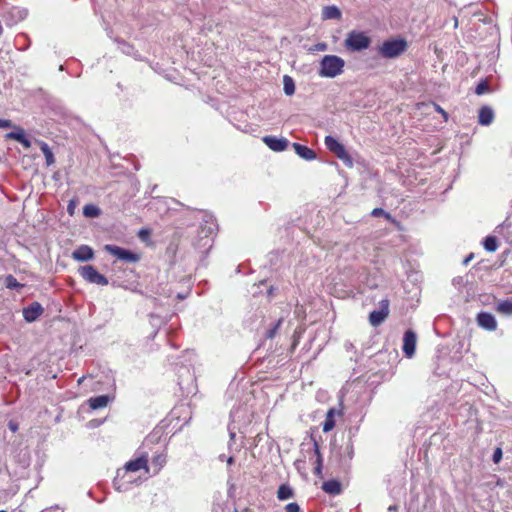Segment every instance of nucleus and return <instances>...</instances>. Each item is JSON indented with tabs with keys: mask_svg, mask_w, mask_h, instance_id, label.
Returning a JSON list of instances; mask_svg holds the SVG:
<instances>
[{
	"mask_svg": "<svg viewBox=\"0 0 512 512\" xmlns=\"http://www.w3.org/2000/svg\"><path fill=\"white\" fill-rule=\"evenodd\" d=\"M408 48V43L404 38H392L385 40L377 47L378 54L386 59L397 58Z\"/></svg>",
	"mask_w": 512,
	"mask_h": 512,
	"instance_id": "f257e3e1",
	"label": "nucleus"
},
{
	"mask_svg": "<svg viewBox=\"0 0 512 512\" xmlns=\"http://www.w3.org/2000/svg\"><path fill=\"white\" fill-rule=\"evenodd\" d=\"M345 62L336 55H325L320 62L319 74L322 77L334 78L343 72Z\"/></svg>",
	"mask_w": 512,
	"mask_h": 512,
	"instance_id": "f03ea898",
	"label": "nucleus"
},
{
	"mask_svg": "<svg viewBox=\"0 0 512 512\" xmlns=\"http://www.w3.org/2000/svg\"><path fill=\"white\" fill-rule=\"evenodd\" d=\"M371 45V38L363 31L352 30L344 40V47L350 52L366 50Z\"/></svg>",
	"mask_w": 512,
	"mask_h": 512,
	"instance_id": "7ed1b4c3",
	"label": "nucleus"
},
{
	"mask_svg": "<svg viewBox=\"0 0 512 512\" xmlns=\"http://www.w3.org/2000/svg\"><path fill=\"white\" fill-rule=\"evenodd\" d=\"M326 148L340 159L347 167L353 166V159L346 150L345 146L340 143L335 137L328 135L324 139Z\"/></svg>",
	"mask_w": 512,
	"mask_h": 512,
	"instance_id": "20e7f679",
	"label": "nucleus"
},
{
	"mask_svg": "<svg viewBox=\"0 0 512 512\" xmlns=\"http://www.w3.org/2000/svg\"><path fill=\"white\" fill-rule=\"evenodd\" d=\"M145 470L146 472H149L148 467V457L147 455H142L140 457H137L135 459H132L128 461L123 469H118L117 476L114 480V483H117V480L121 477L123 478L126 473L128 472H138L140 470Z\"/></svg>",
	"mask_w": 512,
	"mask_h": 512,
	"instance_id": "39448f33",
	"label": "nucleus"
},
{
	"mask_svg": "<svg viewBox=\"0 0 512 512\" xmlns=\"http://www.w3.org/2000/svg\"><path fill=\"white\" fill-rule=\"evenodd\" d=\"M104 250L127 263H136L141 259L139 254L116 245L107 244L105 245Z\"/></svg>",
	"mask_w": 512,
	"mask_h": 512,
	"instance_id": "423d86ee",
	"label": "nucleus"
},
{
	"mask_svg": "<svg viewBox=\"0 0 512 512\" xmlns=\"http://www.w3.org/2000/svg\"><path fill=\"white\" fill-rule=\"evenodd\" d=\"M79 274L81 277L89 283L106 286L108 285V279L92 265H85L80 267Z\"/></svg>",
	"mask_w": 512,
	"mask_h": 512,
	"instance_id": "0eeeda50",
	"label": "nucleus"
},
{
	"mask_svg": "<svg viewBox=\"0 0 512 512\" xmlns=\"http://www.w3.org/2000/svg\"><path fill=\"white\" fill-rule=\"evenodd\" d=\"M380 309L379 310H373L369 314V322L373 327H378L380 324H382L386 318L389 316V300L383 299L379 303Z\"/></svg>",
	"mask_w": 512,
	"mask_h": 512,
	"instance_id": "6e6552de",
	"label": "nucleus"
},
{
	"mask_svg": "<svg viewBox=\"0 0 512 512\" xmlns=\"http://www.w3.org/2000/svg\"><path fill=\"white\" fill-rule=\"evenodd\" d=\"M262 141L269 147V149L275 152H282L286 150L289 145V141L287 139L277 138L270 135L264 136Z\"/></svg>",
	"mask_w": 512,
	"mask_h": 512,
	"instance_id": "1a4fd4ad",
	"label": "nucleus"
},
{
	"mask_svg": "<svg viewBox=\"0 0 512 512\" xmlns=\"http://www.w3.org/2000/svg\"><path fill=\"white\" fill-rule=\"evenodd\" d=\"M417 337L414 331L407 330L403 337V352L407 357H412L415 353Z\"/></svg>",
	"mask_w": 512,
	"mask_h": 512,
	"instance_id": "9d476101",
	"label": "nucleus"
},
{
	"mask_svg": "<svg viewBox=\"0 0 512 512\" xmlns=\"http://www.w3.org/2000/svg\"><path fill=\"white\" fill-rule=\"evenodd\" d=\"M476 321L481 328L487 331H495L497 329V321L491 313L480 312L476 317Z\"/></svg>",
	"mask_w": 512,
	"mask_h": 512,
	"instance_id": "9b49d317",
	"label": "nucleus"
},
{
	"mask_svg": "<svg viewBox=\"0 0 512 512\" xmlns=\"http://www.w3.org/2000/svg\"><path fill=\"white\" fill-rule=\"evenodd\" d=\"M42 313L43 308L38 302L31 303L23 310V316L27 322L35 321Z\"/></svg>",
	"mask_w": 512,
	"mask_h": 512,
	"instance_id": "f8f14e48",
	"label": "nucleus"
},
{
	"mask_svg": "<svg viewBox=\"0 0 512 512\" xmlns=\"http://www.w3.org/2000/svg\"><path fill=\"white\" fill-rule=\"evenodd\" d=\"M94 251L87 245H81L72 253V258L77 261H89L93 259Z\"/></svg>",
	"mask_w": 512,
	"mask_h": 512,
	"instance_id": "ddd939ff",
	"label": "nucleus"
},
{
	"mask_svg": "<svg viewBox=\"0 0 512 512\" xmlns=\"http://www.w3.org/2000/svg\"><path fill=\"white\" fill-rule=\"evenodd\" d=\"M494 120V112L489 106H482L479 109L478 123L483 126L490 125Z\"/></svg>",
	"mask_w": 512,
	"mask_h": 512,
	"instance_id": "4468645a",
	"label": "nucleus"
},
{
	"mask_svg": "<svg viewBox=\"0 0 512 512\" xmlns=\"http://www.w3.org/2000/svg\"><path fill=\"white\" fill-rule=\"evenodd\" d=\"M292 147L296 154L305 160H314L316 158V153L305 145L293 143Z\"/></svg>",
	"mask_w": 512,
	"mask_h": 512,
	"instance_id": "2eb2a0df",
	"label": "nucleus"
},
{
	"mask_svg": "<svg viewBox=\"0 0 512 512\" xmlns=\"http://www.w3.org/2000/svg\"><path fill=\"white\" fill-rule=\"evenodd\" d=\"M336 414L341 415V412L340 411L337 412L335 408H330L327 411L325 421L323 422V425H322L323 432L327 433L335 427Z\"/></svg>",
	"mask_w": 512,
	"mask_h": 512,
	"instance_id": "dca6fc26",
	"label": "nucleus"
},
{
	"mask_svg": "<svg viewBox=\"0 0 512 512\" xmlns=\"http://www.w3.org/2000/svg\"><path fill=\"white\" fill-rule=\"evenodd\" d=\"M322 490L329 495H339L342 491V486L338 480L331 479L323 482Z\"/></svg>",
	"mask_w": 512,
	"mask_h": 512,
	"instance_id": "f3484780",
	"label": "nucleus"
},
{
	"mask_svg": "<svg viewBox=\"0 0 512 512\" xmlns=\"http://www.w3.org/2000/svg\"><path fill=\"white\" fill-rule=\"evenodd\" d=\"M109 401L110 397L108 395H99L88 399V405L91 409L97 410L106 407Z\"/></svg>",
	"mask_w": 512,
	"mask_h": 512,
	"instance_id": "a211bd4d",
	"label": "nucleus"
},
{
	"mask_svg": "<svg viewBox=\"0 0 512 512\" xmlns=\"http://www.w3.org/2000/svg\"><path fill=\"white\" fill-rule=\"evenodd\" d=\"M495 311L504 316H511L512 315V299L508 298V299H504V300H499L496 303Z\"/></svg>",
	"mask_w": 512,
	"mask_h": 512,
	"instance_id": "6ab92c4d",
	"label": "nucleus"
},
{
	"mask_svg": "<svg viewBox=\"0 0 512 512\" xmlns=\"http://www.w3.org/2000/svg\"><path fill=\"white\" fill-rule=\"evenodd\" d=\"M294 496V490L288 484H281L277 490V498L280 501L290 499Z\"/></svg>",
	"mask_w": 512,
	"mask_h": 512,
	"instance_id": "aec40b11",
	"label": "nucleus"
},
{
	"mask_svg": "<svg viewBox=\"0 0 512 512\" xmlns=\"http://www.w3.org/2000/svg\"><path fill=\"white\" fill-rule=\"evenodd\" d=\"M322 16L324 19H341V11L336 6H326L323 8Z\"/></svg>",
	"mask_w": 512,
	"mask_h": 512,
	"instance_id": "412c9836",
	"label": "nucleus"
},
{
	"mask_svg": "<svg viewBox=\"0 0 512 512\" xmlns=\"http://www.w3.org/2000/svg\"><path fill=\"white\" fill-rule=\"evenodd\" d=\"M314 451H315V454H316V460H315V466H314V474L316 476H321L323 460H322V455L320 453L319 446H318V444L316 442L314 443Z\"/></svg>",
	"mask_w": 512,
	"mask_h": 512,
	"instance_id": "4be33fe9",
	"label": "nucleus"
},
{
	"mask_svg": "<svg viewBox=\"0 0 512 512\" xmlns=\"http://www.w3.org/2000/svg\"><path fill=\"white\" fill-rule=\"evenodd\" d=\"M40 149L45 156L47 166L54 164V162H55L54 155H53L51 149L49 148L48 144L45 142H41Z\"/></svg>",
	"mask_w": 512,
	"mask_h": 512,
	"instance_id": "5701e85b",
	"label": "nucleus"
},
{
	"mask_svg": "<svg viewBox=\"0 0 512 512\" xmlns=\"http://www.w3.org/2000/svg\"><path fill=\"white\" fill-rule=\"evenodd\" d=\"M483 246L488 252H495L498 248V240L495 236H487L483 241Z\"/></svg>",
	"mask_w": 512,
	"mask_h": 512,
	"instance_id": "b1692460",
	"label": "nucleus"
},
{
	"mask_svg": "<svg viewBox=\"0 0 512 512\" xmlns=\"http://www.w3.org/2000/svg\"><path fill=\"white\" fill-rule=\"evenodd\" d=\"M490 91V86L488 80H481L475 88V93L477 95H483Z\"/></svg>",
	"mask_w": 512,
	"mask_h": 512,
	"instance_id": "393cba45",
	"label": "nucleus"
},
{
	"mask_svg": "<svg viewBox=\"0 0 512 512\" xmlns=\"http://www.w3.org/2000/svg\"><path fill=\"white\" fill-rule=\"evenodd\" d=\"M284 91L287 95H292L295 92V85L291 77L284 76Z\"/></svg>",
	"mask_w": 512,
	"mask_h": 512,
	"instance_id": "a878e982",
	"label": "nucleus"
},
{
	"mask_svg": "<svg viewBox=\"0 0 512 512\" xmlns=\"http://www.w3.org/2000/svg\"><path fill=\"white\" fill-rule=\"evenodd\" d=\"M83 213L87 217H97L100 214V210L94 205H85L83 208Z\"/></svg>",
	"mask_w": 512,
	"mask_h": 512,
	"instance_id": "bb28decb",
	"label": "nucleus"
},
{
	"mask_svg": "<svg viewBox=\"0 0 512 512\" xmlns=\"http://www.w3.org/2000/svg\"><path fill=\"white\" fill-rule=\"evenodd\" d=\"M18 131L9 132L6 134V139H12L16 141H20L24 137V131L21 128H17Z\"/></svg>",
	"mask_w": 512,
	"mask_h": 512,
	"instance_id": "cd10ccee",
	"label": "nucleus"
},
{
	"mask_svg": "<svg viewBox=\"0 0 512 512\" xmlns=\"http://www.w3.org/2000/svg\"><path fill=\"white\" fill-rule=\"evenodd\" d=\"M6 286L8 288H18L21 287L22 285L17 281V279L14 276L9 275L6 277Z\"/></svg>",
	"mask_w": 512,
	"mask_h": 512,
	"instance_id": "c85d7f7f",
	"label": "nucleus"
},
{
	"mask_svg": "<svg viewBox=\"0 0 512 512\" xmlns=\"http://www.w3.org/2000/svg\"><path fill=\"white\" fill-rule=\"evenodd\" d=\"M371 215L373 217H380V216H383L385 217L386 219L390 220L391 219V215L389 213H387L386 211H384L382 208H374L371 212Z\"/></svg>",
	"mask_w": 512,
	"mask_h": 512,
	"instance_id": "c756f323",
	"label": "nucleus"
},
{
	"mask_svg": "<svg viewBox=\"0 0 512 512\" xmlns=\"http://www.w3.org/2000/svg\"><path fill=\"white\" fill-rule=\"evenodd\" d=\"M285 512H301L300 506L296 502L288 503L284 507Z\"/></svg>",
	"mask_w": 512,
	"mask_h": 512,
	"instance_id": "7c9ffc66",
	"label": "nucleus"
},
{
	"mask_svg": "<svg viewBox=\"0 0 512 512\" xmlns=\"http://www.w3.org/2000/svg\"><path fill=\"white\" fill-rule=\"evenodd\" d=\"M152 463L158 466V469H161L165 463V456L157 455L153 458Z\"/></svg>",
	"mask_w": 512,
	"mask_h": 512,
	"instance_id": "2f4dec72",
	"label": "nucleus"
},
{
	"mask_svg": "<svg viewBox=\"0 0 512 512\" xmlns=\"http://www.w3.org/2000/svg\"><path fill=\"white\" fill-rule=\"evenodd\" d=\"M435 111L442 115L444 121H448V113L437 103H433Z\"/></svg>",
	"mask_w": 512,
	"mask_h": 512,
	"instance_id": "473e14b6",
	"label": "nucleus"
},
{
	"mask_svg": "<svg viewBox=\"0 0 512 512\" xmlns=\"http://www.w3.org/2000/svg\"><path fill=\"white\" fill-rule=\"evenodd\" d=\"M328 49V45L324 42H320L315 44L310 50L311 51H326Z\"/></svg>",
	"mask_w": 512,
	"mask_h": 512,
	"instance_id": "72a5a7b5",
	"label": "nucleus"
},
{
	"mask_svg": "<svg viewBox=\"0 0 512 512\" xmlns=\"http://www.w3.org/2000/svg\"><path fill=\"white\" fill-rule=\"evenodd\" d=\"M501 459H502V450L500 448H497L493 453V461L495 463H498V462H500Z\"/></svg>",
	"mask_w": 512,
	"mask_h": 512,
	"instance_id": "f704fd0d",
	"label": "nucleus"
},
{
	"mask_svg": "<svg viewBox=\"0 0 512 512\" xmlns=\"http://www.w3.org/2000/svg\"><path fill=\"white\" fill-rule=\"evenodd\" d=\"M10 127H12L11 120L0 119V128H10Z\"/></svg>",
	"mask_w": 512,
	"mask_h": 512,
	"instance_id": "c9c22d12",
	"label": "nucleus"
},
{
	"mask_svg": "<svg viewBox=\"0 0 512 512\" xmlns=\"http://www.w3.org/2000/svg\"><path fill=\"white\" fill-rule=\"evenodd\" d=\"M23 145L24 148L28 149L31 147L30 140L24 135V137L19 141Z\"/></svg>",
	"mask_w": 512,
	"mask_h": 512,
	"instance_id": "e433bc0d",
	"label": "nucleus"
},
{
	"mask_svg": "<svg viewBox=\"0 0 512 512\" xmlns=\"http://www.w3.org/2000/svg\"><path fill=\"white\" fill-rule=\"evenodd\" d=\"M280 320L278 321V323L276 324L275 328L274 329H271L268 331V334H267V337L268 338H273L275 333H276V330L278 329L279 325H280Z\"/></svg>",
	"mask_w": 512,
	"mask_h": 512,
	"instance_id": "4c0bfd02",
	"label": "nucleus"
},
{
	"mask_svg": "<svg viewBox=\"0 0 512 512\" xmlns=\"http://www.w3.org/2000/svg\"><path fill=\"white\" fill-rule=\"evenodd\" d=\"M148 235H149V231H148V230H146V229H142V230H140V232H139V237H140L141 239H145Z\"/></svg>",
	"mask_w": 512,
	"mask_h": 512,
	"instance_id": "58836bf2",
	"label": "nucleus"
},
{
	"mask_svg": "<svg viewBox=\"0 0 512 512\" xmlns=\"http://www.w3.org/2000/svg\"><path fill=\"white\" fill-rule=\"evenodd\" d=\"M473 257V254H470L465 260H464V264H467L469 261H471Z\"/></svg>",
	"mask_w": 512,
	"mask_h": 512,
	"instance_id": "ea45409f",
	"label": "nucleus"
},
{
	"mask_svg": "<svg viewBox=\"0 0 512 512\" xmlns=\"http://www.w3.org/2000/svg\"><path fill=\"white\" fill-rule=\"evenodd\" d=\"M388 509L389 511H397V506H390Z\"/></svg>",
	"mask_w": 512,
	"mask_h": 512,
	"instance_id": "a19ab883",
	"label": "nucleus"
},
{
	"mask_svg": "<svg viewBox=\"0 0 512 512\" xmlns=\"http://www.w3.org/2000/svg\"><path fill=\"white\" fill-rule=\"evenodd\" d=\"M9 426H10L11 430L16 431V429H17L16 425H13L12 423H10Z\"/></svg>",
	"mask_w": 512,
	"mask_h": 512,
	"instance_id": "79ce46f5",
	"label": "nucleus"
},
{
	"mask_svg": "<svg viewBox=\"0 0 512 512\" xmlns=\"http://www.w3.org/2000/svg\"><path fill=\"white\" fill-rule=\"evenodd\" d=\"M68 210H69V214H72V210H70V206L68 207Z\"/></svg>",
	"mask_w": 512,
	"mask_h": 512,
	"instance_id": "37998d69",
	"label": "nucleus"
},
{
	"mask_svg": "<svg viewBox=\"0 0 512 512\" xmlns=\"http://www.w3.org/2000/svg\"><path fill=\"white\" fill-rule=\"evenodd\" d=\"M0 512H6V511H4V510H1Z\"/></svg>",
	"mask_w": 512,
	"mask_h": 512,
	"instance_id": "c03bdc74",
	"label": "nucleus"
}]
</instances>
